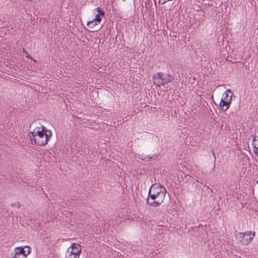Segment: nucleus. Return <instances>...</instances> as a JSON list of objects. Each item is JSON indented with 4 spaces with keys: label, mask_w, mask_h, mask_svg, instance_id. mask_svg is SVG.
<instances>
[{
    "label": "nucleus",
    "mask_w": 258,
    "mask_h": 258,
    "mask_svg": "<svg viewBox=\"0 0 258 258\" xmlns=\"http://www.w3.org/2000/svg\"><path fill=\"white\" fill-rule=\"evenodd\" d=\"M28 252V250H26V253Z\"/></svg>",
    "instance_id": "obj_23"
},
{
    "label": "nucleus",
    "mask_w": 258,
    "mask_h": 258,
    "mask_svg": "<svg viewBox=\"0 0 258 258\" xmlns=\"http://www.w3.org/2000/svg\"><path fill=\"white\" fill-rule=\"evenodd\" d=\"M153 83L154 84L158 87H160L161 85H163L161 78H160L159 76V73L157 74L156 76H155L153 77Z\"/></svg>",
    "instance_id": "obj_9"
},
{
    "label": "nucleus",
    "mask_w": 258,
    "mask_h": 258,
    "mask_svg": "<svg viewBox=\"0 0 258 258\" xmlns=\"http://www.w3.org/2000/svg\"><path fill=\"white\" fill-rule=\"evenodd\" d=\"M256 183L258 184V180L256 181Z\"/></svg>",
    "instance_id": "obj_25"
},
{
    "label": "nucleus",
    "mask_w": 258,
    "mask_h": 258,
    "mask_svg": "<svg viewBox=\"0 0 258 258\" xmlns=\"http://www.w3.org/2000/svg\"><path fill=\"white\" fill-rule=\"evenodd\" d=\"M255 235V232L252 231H246L244 232H237L235 237L237 243L241 245L246 246L250 243Z\"/></svg>",
    "instance_id": "obj_3"
},
{
    "label": "nucleus",
    "mask_w": 258,
    "mask_h": 258,
    "mask_svg": "<svg viewBox=\"0 0 258 258\" xmlns=\"http://www.w3.org/2000/svg\"><path fill=\"white\" fill-rule=\"evenodd\" d=\"M159 76L160 78H161L163 85L167 84L172 81V77L168 74L163 73H159Z\"/></svg>",
    "instance_id": "obj_6"
},
{
    "label": "nucleus",
    "mask_w": 258,
    "mask_h": 258,
    "mask_svg": "<svg viewBox=\"0 0 258 258\" xmlns=\"http://www.w3.org/2000/svg\"><path fill=\"white\" fill-rule=\"evenodd\" d=\"M161 1V0H159V3H160Z\"/></svg>",
    "instance_id": "obj_24"
},
{
    "label": "nucleus",
    "mask_w": 258,
    "mask_h": 258,
    "mask_svg": "<svg viewBox=\"0 0 258 258\" xmlns=\"http://www.w3.org/2000/svg\"><path fill=\"white\" fill-rule=\"evenodd\" d=\"M82 252V247L78 244L74 243L67 249L66 258H80Z\"/></svg>",
    "instance_id": "obj_4"
},
{
    "label": "nucleus",
    "mask_w": 258,
    "mask_h": 258,
    "mask_svg": "<svg viewBox=\"0 0 258 258\" xmlns=\"http://www.w3.org/2000/svg\"><path fill=\"white\" fill-rule=\"evenodd\" d=\"M230 103H231V102H229V101H227L226 100H224L223 99H222L220 103V106L221 107H223V106H226V108L225 109H224V111H226L229 108Z\"/></svg>",
    "instance_id": "obj_10"
},
{
    "label": "nucleus",
    "mask_w": 258,
    "mask_h": 258,
    "mask_svg": "<svg viewBox=\"0 0 258 258\" xmlns=\"http://www.w3.org/2000/svg\"><path fill=\"white\" fill-rule=\"evenodd\" d=\"M157 157V155H153L152 156H144L143 155H138V158L142 160H143V161H146V162H149L150 161L151 159H156V158Z\"/></svg>",
    "instance_id": "obj_8"
},
{
    "label": "nucleus",
    "mask_w": 258,
    "mask_h": 258,
    "mask_svg": "<svg viewBox=\"0 0 258 258\" xmlns=\"http://www.w3.org/2000/svg\"><path fill=\"white\" fill-rule=\"evenodd\" d=\"M23 52L25 53H27V52L26 51V50L24 48L23 49Z\"/></svg>",
    "instance_id": "obj_21"
},
{
    "label": "nucleus",
    "mask_w": 258,
    "mask_h": 258,
    "mask_svg": "<svg viewBox=\"0 0 258 258\" xmlns=\"http://www.w3.org/2000/svg\"><path fill=\"white\" fill-rule=\"evenodd\" d=\"M96 11L98 13V14L100 15L102 17H104L105 12L103 11H102L99 7H97L96 9Z\"/></svg>",
    "instance_id": "obj_12"
},
{
    "label": "nucleus",
    "mask_w": 258,
    "mask_h": 258,
    "mask_svg": "<svg viewBox=\"0 0 258 258\" xmlns=\"http://www.w3.org/2000/svg\"><path fill=\"white\" fill-rule=\"evenodd\" d=\"M166 190L161 184H153L148 191L146 204L150 206L157 207L163 202Z\"/></svg>",
    "instance_id": "obj_2"
},
{
    "label": "nucleus",
    "mask_w": 258,
    "mask_h": 258,
    "mask_svg": "<svg viewBox=\"0 0 258 258\" xmlns=\"http://www.w3.org/2000/svg\"><path fill=\"white\" fill-rule=\"evenodd\" d=\"M28 136L31 145L43 147L47 144L52 136V133L45 126H42L29 132Z\"/></svg>",
    "instance_id": "obj_1"
},
{
    "label": "nucleus",
    "mask_w": 258,
    "mask_h": 258,
    "mask_svg": "<svg viewBox=\"0 0 258 258\" xmlns=\"http://www.w3.org/2000/svg\"><path fill=\"white\" fill-rule=\"evenodd\" d=\"M212 154L214 157V159H216V156H215V152L214 151H212Z\"/></svg>",
    "instance_id": "obj_18"
},
{
    "label": "nucleus",
    "mask_w": 258,
    "mask_h": 258,
    "mask_svg": "<svg viewBox=\"0 0 258 258\" xmlns=\"http://www.w3.org/2000/svg\"><path fill=\"white\" fill-rule=\"evenodd\" d=\"M256 136H253V143L256 141Z\"/></svg>",
    "instance_id": "obj_17"
},
{
    "label": "nucleus",
    "mask_w": 258,
    "mask_h": 258,
    "mask_svg": "<svg viewBox=\"0 0 258 258\" xmlns=\"http://www.w3.org/2000/svg\"><path fill=\"white\" fill-rule=\"evenodd\" d=\"M225 97L223 99L224 100L229 101V102H231L232 101V97L233 95V92L231 91L230 89H228L226 90L224 92Z\"/></svg>",
    "instance_id": "obj_7"
},
{
    "label": "nucleus",
    "mask_w": 258,
    "mask_h": 258,
    "mask_svg": "<svg viewBox=\"0 0 258 258\" xmlns=\"http://www.w3.org/2000/svg\"><path fill=\"white\" fill-rule=\"evenodd\" d=\"M26 57L28 58L32 59V57H31L29 55H27Z\"/></svg>",
    "instance_id": "obj_19"
},
{
    "label": "nucleus",
    "mask_w": 258,
    "mask_h": 258,
    "mask_svg": "<svg viewBox=\"0 0 258 258\" xmlns=\"http://www.w3.org/2000/svg\"><path fill=\"white\" fill-rule=\"evenodd\" d=\"M20 255H17L16 254V252L15 251V254H14V256H13L11 258H20Z\"/></svg>",
    "instance_id": "obj_16"
},
{
    "label": "nucleus",
    "mask_w": 258,
    "mask_h": 258,
    "mask_svg": "<svg viewBox=\"0 0 258 258\" xmlns=\"http://www.w3.org/2000/svg\"><path fill=\"white\" fill-rule=\"evenodd\" d=\"M28 252V250H26V253Z\"/></svg>",
    "instance_id": "obj_22"
},
{
    "label": "nucleus",
    "mask_w": 258,
    "mask_h": 258,
    "mask_svg": "<svg viewBox=\"0 0 258 258\" xmlns=\"http://www.w3.org/2000/svg\"><path fill=\"white\" fill-rule=\"evenodd\" d=\"M31 247L29 246H25L17 247L15 249L17 255H23L24 258H27V256L31 253Z\"/></svg>",
    "instance_id": "obj_5"
},
{
    "label": "nucleus",
    "mask_w": 258,
    "mask_h": 258,
    "mask_svg": "<svg viewBox=\"0 0 258 258\" xmlns=\"http://www.w3.org/2000/svg\"><path fill=\"white\" fill-rule=\"evenodd\" d=\"M11 205L13 207H16L18 209L21 207V204L19 202L13 203V204H12Z\"/></svg>",
    "instance_id": "obj_14"
},
{
    "label": "nucleus",
    "mask_w": 258,
    "mask_h": 258,
    "mask_svg": "<svg viewBox=\"0 0 258 258\" xmlns=\"http://www.w3.org/2000/svg\"><path fill=\"white\" fill-rule=\"evenodd\" d=\"M100 16H101L100 15H99V14L96 15L95 18L94 19V21H96V22H98L100 23L101 21V18Z\"/></svg>",
    "instance_id": "obj_13"
},
{
    "label": "nucleus",
    "mask_w": 258,
    "mask_h": 258,
    "mask_svg": "<svg viewBox=\"0 0 258 258\" xmlns=\"http://www.w3.org/2000/svg\"><path fill=\"white\" fill-rule=\"evenodd\" d=\"M207 188L209 189L211 191V192H213V190L211 188H209V186H207Z\"/></svg>",
    "instance_id": "obj_20"
},
{
    "label": "nucleus",
    "mask_w": 258,
    "mask_h": 258,
    "mask_svg": "<svg viewBox=\"0 0 258 258\" xmlns=\"http://www.w3.org/2000/svg\"><path fill=\"white\" fill-rule=\"evenodd\" d=\"M30 1H32V0H29Z\"/></svg>",
    "instance_id": "obj_26"
},
{
    "label": "nucleus",
    "mask_w": 258,
    "mask_h": 258,
    "mask_svg": "<svg viewBox=\"0 0 258 258\" xmlns=\"http://www.w3.org/2000/svg\"><path fill=\"white\" fill-rule=\"evenodd\" d=\"M98 24H99V23L96 22V21H94V19H93L92 21H89L87 23V25L88 27H89L90 28H92L94 27L95 26H96V25H97Z\"/></svg>",
    "instance_id": "obj_11"
},
{
    "label": "nucleus",
    "mask_w": 258,
    "mask_h": 258,
    "mask_svg": "<svg viewBox=\"0 0 258 258\" xmlns=\"http://www.w3.org/2000/svg\"><path fill=\"white\" fill-rule=\"evenodd\" d=\"M254 154L258 156V148L256 147L255 146H254V149H253Z\"/></svg>",
    "instance_id": "obj_15"
}]
</instances>
